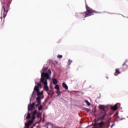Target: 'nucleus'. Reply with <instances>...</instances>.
I'll return each instance as SVG.
<instances>
[{
  "label": "nucleus",
  "mask_w": 128,
  "mask_h": 128,
  "mask_svg": "<svg viewBox=\"0 0 128 128\" xmlns=\"http://www.w3.org/2000/svg\"><path fill=\"white\" fill-rule=\"evenodd\" d=\"M42 98H44V96H42Z\"/></svg>",
  "instance_id": "c9c22d12"
},
{
  "label": "nucleus",
  "mask_w": 128,
  "mask_h": 128,
  "mask_svg": "<svg viewBox=\"0 0 128 128\" xmlns=\"http://www.w3.org/2000/svg\"><path fill=\"white\" fill-rule=\"evenodd\" d=\"M126 62H124L122 64V66L121 67V70L124 72V70H128V65L126 64Z\"/></svg>",
  "instance_id": "423d86ee"
},
{
  "label": "nucleus",
  "mask_w": 128,
  "mask_h": 128,
  "mask_svg": "<svg viewBox=\"0 0 128 128\" xmlns=\"http://www.w3.org/2000/svg\"><path fill=\"white\" fill-rule=\"evenodd\" d=\"M101 116H102L99 118V120H106V112H101Z\"/></svg>",
  "instance_id": "39448f33"
},
{
  "label": "nucleus",
  "mask_w": 128,
  "mask_h": 128,
  "mask_svg": "<svg viewBox=\"0 0 128 128\" xmlns=\"http://www.w3.org/2000/svg\"><path fill=\"white\" fill-rule=\"evenodd\" d=\"M42 70H43V72H44V70H46V68H44V69L43 68V69H42Z\"/></svg>",
  "instance_id": "7c9ffc66"
},
{
  "label": "nucleus",
  "mask_w": 128,
  "mask_h": 128,
  "mask_svg": "<svg viewBox=\"0 0 128 128\" xmlns=\"http://www.w3.org/2000/svg\"><path fill=\"white\" fill-rule=\"evenodd\" d=\"M49 92H48L47 94H48V96H50V98H52V94H54V93L52 92V94L50 93V90L48 91Z\"/></svg>",
  "instance_id": "a211bd4d"
},
{
  "label": "nucleus",
  "mask_w": 128,
  "mask_h": 128,
  "mask_svg": "<svg viewBox=\"0 0 128 128\" xmlns=\"http://www.w3.org/2000/svg\"><path fill=\"white\" fill-rule=\"evenodd\" d=\"M98 126H101L100 128H102V126H104V122H99L98 124Z\"/></svg>",
  "instance_id": "f3484780"
},
{
  "label": "nucleus",
  "mask_w": 128,
  "mask_h": 128,
  "mask_svg": "<svg viewBox=\"0 0 128 128\" xmlns=\"http://www.w3.org/2000/svg\"><path fill=\"white\" fill-rule=\"evenodd\" d=\"M114 126V124H113L112 126H111V128H112V126Z\"/></svg>",
  "instance_id": "c756f323"
},
{
  "label": "nucleus",
  "mask_w": 128,
  "mask_h": 128,
  "mask_svg": "<svg viewBox=\"0 0 128 128\" xmlns=\"http://www.w3.org/2000/svg\"><path fill=\"white\" fill-rule=\"evenodd\" d=\"M43 94H44V92L42 91L41 92H40V91L37 92L38 98H40V96H42Z\"/></svg>",
  "instance_id": "9d476101"
},
{
  "label": "nucleus",
  "mask_w": 128,
  "mask_h": 128,
  "mask_svg": "<svg viewBox=\"0 0 128 128\" xmlns=\"http://www.w3.org/2000/svg\"><path fill=\"white\" fill-rule=\"evenodd\" d=\"M39 88L38 86H35L34 88V90L36 92H38L40 91V89H38Z\"/></svg>",
  "instance_id": "2eb2a0df"
},
{
  "label": "nucleus",
  "mask_w": 128,
  "mask_h": 128,
  "mask_svg": "<svg viewBox=\"0 0 128 128\" xmlns=\"http://www.w3.org/2000/svg\"><path fill=\"white\" fill-rule=\"evenodd\" d=\"M34 94V92H33L32 94Z\"/></svg>",
  "instance_id": "473e14b6"
},
{
  "label": "nucleus",
  "mask_w": 128,
  "mask_h": 128,
  "mask_svg": "<svg viewBox=\"0 0 128 128\" xmlns=\"http://www.w3.org/2000/svg\"><path fill=\"white\" fill-rule=\"evenodd\" d=\"M56 93L58 94V96H60V94H62V92H60V90H57L56 92Z\"/></svg>",
  "instance_id": "6ab92c4d"
},
{
  "label": "nucleus",
  "mask_w": 128,
  "mask_h": 128,
  "mask_svg": "<svg viewBox=\"0 0 128 128\" xmlns=\"http://www.w3.org/2000/svg\"><path fill=\"white\" fill-rule=\"evenodd\" d=\"M37 86L38 88H42V84L40 83H37Z\"/></svg>",
  "instance_id": "b1692460"
},
{
  "label": "nucleus",
  "mask_w": 128,
  "mask_h": 128,
  "mask_svg": "<svg viewBox=\"0 0 128 128\" xmlns=\"http://www.w3.org/2000/svg\"><path fill=\"white\" fill-rule=\"evenodd\" d=\"M36 104V103H34V102H32V104H30V106H34V105Z\"/></svg>",
  "instance_id": "a878e982"
},
{
  "label": "nucleus",
  "mask_w": 128,
  "mask_h": 128,
  "mask_svg": "<svg viewBox=\"0 0 128 128\" xmlns=\"http://www.w3.org/2000/svg\"><path fill=\"white\" fill-rule=\"evenodd\" d=\"M111 109L112 110H118V104H116L112 106H111Z\"/></svg>",
  "instance_id": "1a4fd4ad"
},
{
  "label": "nucleus",
  "mask_w": 128,
  "mask_h": 128,
  "mask_svg": "<svg viewBox=\"0 0 128 128\" xmlns=\"http://www.w3.org/2000/svg\"><path fill=\"white\" fill-rule=\"evenodd\" d=\"M38 110H42V106L40 105V106L38 108Z\"/></svg>",
  "instance_id": "4be33fe9"
},
{
  "label": "nucleus",
  "mask_w": 128,
  "mask_h": 128,
  "mask_svg": "<svg viewBox=\"0 0 128 128\" xmlns=\"http://www.w3.org/2000/svg\"><path fill=\"white\" fill-rule=\"evenodd\" d=\"M26 118V120H30V112H28Z\"/></svg>",
  "instance_id": "dca6fc26"
},
{
  "label": "nucleus",
  "mask_w": 128,
  "mask_h": 128,
  "mask_svg": "<svg viewBox=\"0 0 128 128\" xmlns=\"http://www.w3.org/2000/svg\"><path fill=\"white\" fill-rule=\"evenodd\" d=\"M115 74H114V76H118L120 74V69L118 68H116L115 70Z\"/></svg>",
  "instance_id": "6e6552de"
},
{
  "label": "nucleus",
  "mask_w": 128,
  "mask_h": 128,
  "mask_svg": "<svg viewBox=\"0 0 128 128\" xmlns=\"http://www.w3.org/2000/svg\"><path fill=\"white\" fill-rule=\"evenodd\" d=\"M72 61L71 60H69L68 61V64L69 66H70V64H72Z\"/></svg>",
  "instance_id": "5701e85b"
},
{
  "label": "nucleus",
  "mask_w": 128,
  "mask_h": 128,
  "mask_svg": "<svg viewBox=\"0 0 128 128\" xmlns=\"http://www.w3.org/2000/svg\"><path fill=\"white\" fill-rule=\"evenodd\" d=\"M0 1L2 4V14H3V18H4L8 14V12L10 2V0H0Z\"/></svg>",
  "instance_id": "f257e3e1"
},
{
  "label": "nucleus",
  "mask_w": 128,
  "mask_h": 128,
  "mask_svg": "<svg viewBox=\"0 0 128 128\" xmlns=\"http://www.w3.org/2000/svg\"><path fill=\"white\" fill-rule=\"evenodd\" d=\"M58 58H62V55H58Z\"/></svg>",
  "instance_id": "bb28decb"
},
{
  "label": "nucleus",
  "mask_w": 128,
  "mask_h": 128,
  "mask_svg": "<svg viewBox=\"0 0 128 128\" xmlns=\"http://www.w3.org/2000/svg\"><path fill=\"white\" fill-rule=\"evenodd\" d=\"M84 102H86L87 106H90V102H88V100H85Z\"/></svg>",
  "instance_id": "412c9836"
},
{
  "label": "nucleus",
  "mask_w": 128,
  "mask_h": 128,
  "mask_svg": "<svg viewBox=\"0 0 128 128\" xmlns=\"http://www.w3.org/2000/svg\"><path fill=\"white\" fill-rule=\"evenodd\" d=\"M47 80H50V76L48 72L46 73L44 72H42L41 74L40 82L44 84V90L48 92V86Z\"/></svg>",
  "instance_id": "f03ea898"
},
{
  "label": "nucleus",
  "mask_w": 128,
  "mask_h": 128,
  "mask_svg": "<svg viewBox=\"0 0 128 128\" xmlns=\"http://www.w3.org/2000/svg\"><path fill=\"white\" fill-rule=\"evenodd\" d=\"M38 106H40V104H36V108H38Z\"/></svg>",
  "instance_id": "c85d7f7f"
},
{
  "label": "nucleus",
  "mask_w": 128,
  "mask_h": 128,
  "mask_svg": "<svg viewBox=\"0 0 128 128\" xmlns=\"http://www.w3.org/2000/svg\"><path fill=\"white\" fill-rule=\"evenodd\" d=\"M54 88L56 90H60V86L58 85H56L55 86H54Z\"/></svg>",
  "instance_id": "aec40b11"
},
{
  "label": "nucleus",
  "mask_w": 128,
  "mask_h": 128,
  "mask_svg": "<svg viewBox=\"0 0 128 128\" xmlns=\"http://www.w3.org/2000/svg\"><path fill=\"white\" fill-rule=\"evenodd\" d=\"M40 100H42V98L40 97H37L36 100L38 104H41Z\"/></svg>",
  "instance_id": "f8f14e48"
},
{
  "label": "nucleus",
  "mask_w": 128,
  "mask_h": 128,
  "mask_svg": "<svg viewBox=\"0 0 128 128\" xmlns=\"http://www.w3.org/2000/svg\"><path fill=\"white\" fill-rule=\"evenodd\" d=\"M48 76H50V74H52V71H50V70H48Z\"/></svg>",
  "instance_id": "393cba45"
},
{
  "label": "nucleus",
  "mask_w": 128,
  "mask_h": 128,
  "mask_svg": "<svg viewBox=\"0 0 128 128\" xmlns=\"http://www.w3.org/2000/svg\"><path fill=\"white\" fill-rule=\"evenodd\" d=\"M76 92V91H75V92Z\"/></svg>",
  "instance_id": "f704fd0d"
},
{
  "label": "nucleus",
  "mask_w": 128,
  "mask_h": 128,
  "mask_svg": "<svg viewBox=\"0 0 128 128\" xmlns=\"http://www.w3.org/2000/svg\"><path fill=\"white\" fill-rule=\"evenodd\" d=\"M53 84L54 86L58 84V80H56V78L53 79Z\"/></svg>",
  "instance_id": "ddd939ff"
},
{
  "label": "nucleus",
  "mask_w": 128,
  "mask_h": 128,
  "mask_svg": "<svg viewBox=\"0 0 128 128\" xmlns=\"http://www.w3.org/2000/svg\"><path fill=\"white\" fill-rule=\"evenodd\" d=\"M0 18H1V20H2V17H0Z\"/></svg>",
  "instance_id": "72a5a7b5"
},
{
  "label": "nucleus",
  "mask_w": 128,
  "mask_h": 128,
  "mask_svg": "<svg viewBox=\"0 0 128 128\" xmlns=\"http://www.w3.org/2000/svg\"><path fill=\"white\" fill-rule=\"evenodd\" d=\"M35 126H36V124H34L33 126H32L33 127Z\"/></svg>",
  "instance_id": "2f4dec72"
},
{
  "label": "nucleus",
  "mask_w": 128,
  "mask_h": 128,
  "mask_svg": "<svg viewBox=\"0 0 128 128\" xmlns=\"http://www.w3.org/2000/svg\"><path fill=\"white\" fill-rule=\"evenodd\" d=\"M31 114H32V120H36V118H40L42 120V114L40 112L38 113V110H34L33 112H31Z\"/></svg>",
  "instance_id": "20e7f679"
},
{
  "label": "nucleus",
  "mask_w": 128,
  "mask_h": 128,
  "mask_svg": "<svg viewBox=\"0 0 128 128\" xmlns=\"http://www.w3.org/2000/svg\"><path fill=\"white\" fill-rule=\"evenodd\" d=\"M34 108V107L32 106L30 104L28 105V110L30 112V110H32Z\"/></svg>",
  "instance_id": "4468645a"
},
{
  "label": "nucleus",
  "mask_w": 128,
  "mask_h": 128,
  "mask_svg": "<svg viewBox=\"0 0 128 128\" xmlns=\"http://www.w3.org/2000/svg\"><path fill=\"white\" fill-rule=\"evenodd\" d=\"M86 11L84 13H78L76 14V18H80L84 16V14H85L84 18H87V16H90L94 14L95 11L92 8H90L88 4H86Z\"/></svg>",
  "instance_id": "7ed1b4c3"
},
{
  "label": "nucleus",
  "mask_w": 128,
  "mask_h": 128,
  "mask_svg": "<svg viewBox=\"0 0 128 128\" xmlns=\"http://www.w3.org/2000/svg\"><path fill=\"white\" fill-rule=\"evenodd\" d=\"M62 86L65 90H68V85L64 82H63L62 84Z\"/></svg>",
  "instance_id": "9b49d317"
},
{
  "label": "nucleus",
  "mask_w": 128,
  "mask_h": 128,
  "mask_svg": "<svg viewBox=\"0 0 128 128\" xmlns=\"http://www.w3.org/2000/svg\"><path fill=\"white\" fill-rule=\"evenodd\" d=\"M84 110L86 112H90V109L89 108H85Z\"/></svg>",
  "instance_id": "cd10ccee"
},
{
  "label": "nucleus",
  "mask_w": 128,
  "mask_h": 128,
  "mask_svg": "<svg viewBox=\"0 0 128 128\" xmlns=\"http://www.w3.org/2000/svg\"><path fill=\"white\" fill-rule=\"evenodd\" d=\"M99 108L100 110H103L102 112H106V109L104 108V105H100Z\"/></svg>",
  "instance_id": "0eeeda50"
}]
</instances>
